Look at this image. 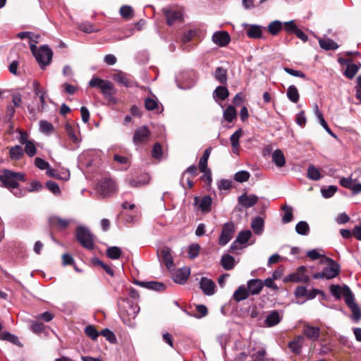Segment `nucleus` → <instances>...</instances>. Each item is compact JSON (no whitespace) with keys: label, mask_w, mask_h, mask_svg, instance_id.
<instances>
[{"label":"nucleus","mask_w":361,"mask_h":361,"mask_svg":"<svg viewBox=\"0 0 361 361\" xmlns=\"http://www.w3.org/2000/svg\"><path fill=\"white\" fill-rule=\"evenodd\" d=\"M0 181L4 187L11 190L16 197L21 196V191L18 190V182L25 181L24 173L4 169L0 173Z\"/></svg>","instance_id":"f257e3e1"},{"label":"nucleus","mask_w":361,"mask_h":361,"mask_svg":"<svg viewBox=\"0 0 361 361\" xmlns=\"http://www.w3.org/2000/svg\"><path fill=\"white\" fill-rule=\"evenodd\" d=\"M329 262V266L324 267L320 272H317L313 274L314 279H331L336 277L340 272L339 265L336 263L334 260L328 258Z\"/></svg>","instance_id":"f03ea898"},{"label":"nucleus","mask_w":361,"mask_h":361,"mask_svg":"<svg viewBox=\"0 0 361 361\" xmlns=\"http://www.w3.org/2000/svg\"><path fill=\"white\" fill-rule=\"evenodd\" d=\"M52 56L53 52L51 49L47 45H42L38 49L35 58L40 68L42 69H44L50 64L52 60Z\"/></svg>","instance_id":"7ed1b4c3"},{"label":"nucleus","mask_w":361,"mask_h":361,"mask_svg":"<svg viewBox=\"0 0 361 361\" xmlns=\"http://www.w3.org/2000/svg\"><path fill=\"white\" fill-rule=\"evenodd\" d=\"M76 238L84 247L89 250L94 247L93 235L87 228L78 226L76 229Z\"/></svg>","instance_id":"20e7f679"},{"label":"nucleus","mask_w":361,"mask_h":361,"mask_svg":"<svg viewBox=\"0 0 361 361\" xmlns=\"http://www.w3.org/2000/svg\"><path fill=\"white\" fill-rule=\"evenodd\" d=\"M97 190L102 196H108L117 190V186L111 178H104L99 181Z\"/></svg>","instance_id":"39448f33"},{"label":"nucleus","mask_w":361,"mask_h":361,"mask_svg":"<svg viewBox=\"0 0 361 361\" xmlns=\"http://www.w3.org/2000/svg\"><path fill=\"white\" fill-rule=\"evenodd\" d=\"M235 233V225L232 221L224 224L221 233L219 236V243L221 246L226 245L233 237Z\"/></svg>","instance_id":"423d86ee"},{"label":"nucleus","mask_w":361,"mask_h":361,"mask_svg":"<svg viewBox=\"0 0 361 361\" xmlns=\"http://www.w3.org/2000/svg\"><path fill=\"white\" fill-rule=\"evenodd\" d=\"M150 135V131L145 126L137 128L134 133L133 142L135 145L146 143Z\"/></svg>","instance_id":"0eeeda50"},{"label":"nucleus","mask_w":361,"mask_h":361,"mask_svg":"<svg viewBox=\"0 0 361 361\" xmlns=\"http://www.w3.org/2000/svg\"><path fill=\"white\" fill-rule=\"evenodd\" d=\"M305 272L306 267L305 266H300L297 269L295 272L289 274L286 278V281L295 283H307L310 279Z\"/></svg>","instance_id":"6e6552de"},{"label":"nucleus","mask_w":361,"mask_h":361,"mask_svg":"<svg viewBox=\"0 0 361 361\" xmlns=\"http://www.w3.org/2000/svg\"><path fill=\"white\" fill-rule=\"evenodd\" d=\"M212 199L209 195H204L202 197H195L194 205L197 206L198 209L203 214H208L212 210Z\"/></svg>","instance_id":"1a4fd4ad"},{"label":"nucleus","mask_w":361,"mask_h":361,"mask_svg":"<svg viewBox=\"0 0 361 361\" xmlns=\"http://www.w3.org/2000/svg\"><path fill=\"white\" fill-rule=\"evenodd\" d=\"M162 11L169 25H172L177 22L183 21V13L181 11L166 8H163Z\"/></svg>","instance_id":"9d476101"},{"label":"nucleus","mask_w":361,"mask_h":361,"mask_svg":"<svg viewBox=\"0 0 361 361\" xmlns=\"http://www.w3.org/2000/svg\"><path fill=\"white\" fill-rule=\"evenodd\" d=\"M72 221V219H62L58 216H51L49 218V225L59 230L66 229Z\"/></svg>","instance_id":"9b49d317"},{"label":"nucleus","mask_w":361,"mask_h":361,"mask_svg":"<svg viewBox=\"0 0 361 361\" xmlns=\"http://www.w3.org/2000/svg\"><path fill=\"white\" fill-rule=\"evenodd\" d=\"M212 41L219 47H226L230 42L231 37L226 31H216L212 35Z\"/></svg>","instance_id":"f8f14e48"},{"label":"nucleus","mask_w":361,"mask_h":361,"mask_svg":"<svg viewBox=\"0 0 361 361\" xmlns=\"http://www.w3.org/2000/svg\"><path fill=\"white\" fill-rule=\"evenodd\" d=\"M200 287L206 295H212L215 293L216 285L214 282L207 277H202L200 281Z\"/></svg>","instance_id":"ddd939ff"},{"label":"nucleus","mask_w":361,"mask_h":361,"mask_svg":"<svg viewBox=\"0 0 361 361\" xmlns=\"http://www.w3.org/2000/svg\"><path fill=\"white\" fill-rule=\"evenodd\" d=\"M158 255L161 257L165 266L170 269L173 266V259L171 254V249L168 247H164L158 251Z\"/></svg>","instance_id":"4468645a"},{"label":"nucleus","mask_w":361,"mask_h":361,"mask_svg":"<svg viewBox=\"0 0 361 361\" xmlns=\"http://www.w3.org/2000/svg\"><path fill=\"white\" fill-rule=\"evenodd\" d=\"M238 203L245 208H250L254 206L258 201V197L255 195H249L244 193L238 198Z\"/></svg>","instance_id":"2eb2a0df"},{"label":"nucleus","mask_w":361,"mask_h":361,"mask_svg":"<svg viewBox=\"0 0 361 361\" xmlns=\"http://www.w3.org/2000/svg\"><path fill=\"white\" fill-rule=\"evenodd\" d=\"M282 318V315H281L278 311H271L264 320V324L268 327L274 326L280 323Z\"/></svg>","instance_id":"dca6fc26"},{"label":"nucleus","mask_w":361,"mask_h":361,"mask_svg":"<svg viewBox=\"0 0 361 361\" xmlns=\"http://www.w3.org/2000/svg\"><path fill=\"white\" fill-rule=\"evenodd\" d=\"M190 274V269L188 267L179 269L173 276V281L176 283L184 284Z\"/></svg>","instance_id":"f3484780"},{"label":"nucleus","mask_w":361,"mask_h":361,"mask_svg":"<svg viewBox=\"0 0 361 361\" xmlns=\"http://www.w3.org/2000/svg\"><path fill=\"white\" fill-rule=\"evenodd\" d=\"M264 287V284L260 279H251L247 282V290L250 295H258Z\"/></svg>","instance_id":"a211bd4d"},{"label":"nucleus","mask_w":361,"mask_h":361,"mask_svg":"<svg viewBox=\"0 0 361 361\" xmlns=\"http://www.w3.org/2000/svg\"><path fill=\"white\" fill-rule=\"evenodd\" d=\"M128 305L129 307L128 309L126 310V314L128 316H129V319H126L123 314H121V318L125 324L130 325V318L135 319L136 317L137 314L140 312V307L138 306L137 304L129 303Z\"/></svg>","instance_id":"6ab92c4d"},{"label":"nucleus","mask_w":361,"mask_h":361,"mask_svg":"<svg viewBox=\"0 0 361 361\" xmlns=\"http://www.w3.org/2000/svg\"><path fill=\"white\" fill-rule=\"evenodd\" d=\"M135 283L141 287L146 288L156 291H162L166 288V286L157 281H136Z\"/></svg>","instance_id":"aec40b11"},{"label":"nucleus","mask_w":361,"mask_h":361,"mask_svg":"<svg viewBox=\"0 0 361 361\" xmlns=\"http://www.w3.org/2000/svg\"><path fill=\"white\" fill-rule=\"evenodd\" d=\"M303 334L310 340L317 341L320 334V329L317 326L305 325L303 329Z\"/></svg>","instance_id":"412c9836"},{"label":"nucleus","mask_w":361,"mask_h":361,"mask_svg":"<svg viewBox=\"0 0 361 361\" xmlns=\"http://www.w3.org/2000/svg\"><path fill=\"white\" fill-rule=\"evenodd\" d=\"M64 128L69 138L73 143H78L80 141L77 135V132L78 131V126L75 127L71 123L67 122L64 126Z\"/></svg>","instance_id":"4be33fe9"},{"label":"nucleus","mask_w":361,"mask_h":361,"mask_svg":"<svg viewBox=\"0 0 361 361\" xmlns=\"http://www.w3.org/2000/svg\"><path fill=\"white\" fill-rule=\"evenodd\" d=\"M251 235H252V233L249 230H245V231H240L238 233L235 240L231 245V249L234 250L235 248V244L236 243H240L241 245L245 244L246 243L248 242V240H250Z\"/></svg>","instance_id":"5701e85b"},{"label":"nucleus","mask_w":361,"mask_h":361,"mask_svg":"<svg viewBox=\"0 0 361 361\" xmlns=\"http://www.w3.org/2000/svg\"><path fill=\"white\" fill-rule=\"evenodd\" d=\"M272 162L277 167H283L286 164L285 157L281 149H276L271 154Z\"/></svg>","instance_id":"b1692460"},{"label":"nucleus","mask_w":361,"mask_h":361,"mask_svg":"<svg viewBox=\"0 0 361 361\" xmlns=\"http://www.w3.org/2000/svg\"><path fill=\"white\" fill-rule=\"evenodd\" d=\"M264 221L260 216L254 218L252 221L251 227L256 235H261L264 231Z\"/></svg>","instance_id":"393cba45"},{"label":"nucleus","mask_w":361,"mask_h":361,"mask_svg":"<svg viewBox=\"0 0 361 361\" xmlns=\"http://www.w3.org/2000/svg\"><path fill=\"white\" fill-rule=\"evenodd\" d=\"M250 296L249 291L244 286H239L233 293V299L237 302H240L247 299Z\"/></svg>","instance_id":"a878e982"},{"label":"nucleus","mask_w":361,"mask_h":361,"mask_svg":"<svg viewBox=\"0 0 361 361\" xmlns=\"http://www.w3.org/2000/svg\"><path fill=\"white\" fill-rule=\"evenodd\" d=\"M114 79L115 81L125 87H132L134 83L133 81L129 78L128 75L123 73L115 74Z\"/></svg>","instance_id":"bb28decb"},{"label":"nucleus","mask_w":361,"mask_h":361,"mask_svg":"<svg viewBox=\"0 0 361 361\" xmlns=\"http://www.w3.org/2000/svg\"><path fill=\"white\" fill-rule=\"evenodd\" d=\"M319 44L321 48L325 50H336L338 48L337 43L329 38L319 39Z\"/></svg>","instance_id":"cd10ccee"},{"label":"nucleus","mask_w":361,"mask_h":361,"mask_svg":"<svg viewBox=\"0 0 361 361\" xmlns=\"http://www.w3.org/2000/svg\"><path fill=\"white\" fill-rule=\"evenodd\" d=\"M149 182V177L148 175L142 176L137 179H130L128 181V184L132 188H140Z\"/></svg>","instance_id":"c85d7f7f"},{"label":"nucleus","mask_w":361,"mask_h":361,"mask_svg":"<svg viewBox=\"0 0 361 361\" xmlns=\"http://www.w3.org/2000/svg\"><path fill=\"white\" fill-rule=\"evenodd\" d=\"M242 133H243V131L240 128V129L237 130L230 137L232 148H233V152L235 154H238V147L240 146L239 140H240V137L242 136Z\"/></svg>","instance_id":"c756f323"},{"label":"nucleus","mask_w":361,"mask_h":361,"mask_svg":"<svg viewBox=\"0 0 361 361\" xmlns=\"http://www.w3.org/2000/svg\"><path fill=\"white\" fill-rule=\"evenodd\" d=\"M221 265L226 270H231L235 267V259L233 257L228 254H225L221 257Z\"/></svg>","instance_id":"7c9ffc66"},{"label":"nucleus","mask_w":361,"mask_h":361,"mask_svg":"<svg viewBox=\"0 0 361 361\" xmlns=\"http://www.w3.org/2000/svg\"><path fill=\"white\" fill-rule=\"evenodd\" d=\"M343 295L347 305L350 307L353 305H357L354 302V296L348 286H344L343 287Z\"/></svg>","instance_id":"2f4dec72"},{"label":"nucleus","mask_w":361,"mask_h":361,"mask_svg":"<svg viewBox=\"0 0 361 361\" xmlns=\"http://www.w3.org/2000/svg\"><path fill=\"white\" fill-rule=\"evenodd\" d=\"M211 153V148H207L203 153V155L199 161V169L201 172H205L207 168V161Z\"/></svg>","instance_id":"473e14b6"},{"label":"nucleus","mask_w":361,"mask_h":361,"mask_svg":"<svg viewBox=\"0 0 361 361\" xmlns=\"http://www.w3.org/2000/svg\"><path fill=\"white\" fill-rule=\"evenodd\" d=\"M23 149L20 145H15L9 149V155L13 160H19L23 157Z\"/></svg>","instance_id":"72a5a7b5"},{"label":"nucleus","mask_w":361,"mask_h":361,"mask_svg":"<svg viewBox=\"0 0 361 361\" xmlns=\"http://www.w3.org/2000/svg\"><path fill=\"white\" fill-rule=\"evenodd\" d=\"M228 95V90L224 86H218L213 93V96L215 99H219L221 100H225Z\"/></svg>","instance_id":"f704fd0d"},{"label":"nucleus","mask_w":361,"mask_h":361,"mask_svg":"<svg viewBox=\"0 0 361 361\" xmlns=\"http://www.w3.org/2000/svg\"><path fill=\"white\" fill-rule=\"evenodd\" d=\"M247 35L251 38H260L262 35V27L257 25H252L247 30Z\"/></svg>","instance_id":"c9c22d12"},{"label":"nucleus","mask_w":361,"mask_h":361,"mask_svg":"<svg viewBox=\"0 0 361 361\" xmlns=\"http://www.w3.org/2000/svg\"><path fill=\"white\" fill-rule=\"evenodd\" d=\"M360 67V63H347V68L344 73L345 75L350 79H352L357 73Z\"/></svg>","instance_id":"e433bc0d"},{"label":"nucleus","mask_w":361,"mask_h":361,"mask_svg":"<svg viewBox=\"0 0 361 361\" xmlns=\"http://www.w3.org/2000/svg\"><path fill=\"white\" fill-rule=\"evenodd\" d=\"M214 78L221 84H226L227 82V71L222 67H218L214 73Z\"/></svg>","instance_id":"4c0bfd02"},{"label":"nucleus","mask_w":361,"mask_h":361,"mask_svg":"<svg viewBox=\"0 0 361 361\" xmlns=\"http://www.w3.org/2000/svg\"><path fill=\"white\" fill-rule=\"evenodd\" d=\"M287 97L290 101L297 103L300 98V94L297 87L295 85H290L287 90Z\"/></svg>","instance_id":"58836bf2"},{"label":"nucleus","mask_w":361,"mask_h":361,"mask_svg":"<svg viewBox=\"0 0 361 361\" xmlns=\"http://www.w3.org/2000/svg\"><path fill=\"white\" fill-rule=\"evenodd\" d=\"M0 338L9 341L16 345L22 346V344L19 342L18 338L8 331H3L1 334H0Z\"/></svg>","instance_id":"ea45409f"},{"label":"nucleus","mask_w":361,"mask_h":361,"mask_svg":"<svg viewBox=\"0 0 361 361\" xmlns=\"http://www.w3.org/2000/svg\"><path fill=\"white\" fill-rule=\"evenodd\" d=\"M295 231L302 235H307L310 233V226L305 221H299L295 226Z\"/></svg>","instance_id":"a19ab883"},{"label":"nucleus","mask_w":361,"mask_h":361,"mask_svg":"<svg viewBox=\"0 0 361 361\" xmlns=\"http://www.w3.org/2000/svg\"><path fill=\"white\" fill-rule=\"evenodd\" d=\"M224 118L228 122H232L236 118V110L233 106H228L224 111Z\"/></svg>","instance_id":"79ce46f5"},{"label":"nucleus","mask_w":361,"mask_h":361,"mask_svg":"<svg viewBox=\"0 0 361 361\" xmlns=\"http://www.w3.org/2000/svg\"><path fill=\"white\" fill-rule=\"evenodd\" d=\"M283 211V215L282 216V221L284 224H288L293 220V207L285 204L282 207Z\"/></svg>","instance_id":"37998d69"},{"label":"nucleus","mask_w":361,"mask_h":361,"mask_svg":"<svg viewBox=\"0 0 361 361\" xmlns=\"http://www.w3.org/2000/svg\"><path fill=\"white\" fill-rule=\"evenodd\" d=\"M39 130L42 133L49 135L54 131V126L46 120L39 121Z\"/></svg>","instance_id":"c03bdc74"},{"label":"nucleus","mask_w":361,"mask_h":361,"mask_svg":"<svg viewBox=\"0 0 361 361\" xmlns=\"http://www.w3.org/2000/svg\"><path fill=\"white\" fill-rule=\"evenodd\" d=\"M78 28L80 30L86 33L97 32L99 31V29L96 28L94 25L90 22H85L80 24L78 25Z\"/></svg>","instance_id":"a18cd8bd"},{"label":"nucleus","mask_w":361,"mask_h":361,"mask_svg":"<svg viewBox=\"0 0 361 361\" xmlns=\"http://www.w3.org/2000/svg\"><path fill=\"white\" fill-rule=\"evenodd\" d=\"M145 106L148 111H152L159 109V102L157 98H146L145 100Z\"/></svg>","instance_id":"49530a36"},{"label":"nucleus","mask_w":361,"mask_h":361,"mask_svg":"<svg viewBox=\"0 0 361 361\" xmlns=\"http://www.w3.org/2000/svg\"><path fill=\"white\" fill-rule=\"evenodd\" d=\"M268 31L273 35H276L282 29V23L279 20H274L268 25Z\"/></svg>","instance_id":"de8ad7c7"},{"label":"nucleus","mask_w":361,"mask_h":361,"mask_svg":"<svg viewBox=\"0 0 361 361\" xmlns=\"http://www.w3.org/2000/svg\"><path fill=\"white\" fill-rule=\"evenodd\" d=\"M307 177L311 180H318L321 178L320 171L315 166H310L307 169Z\"/></svg>","instance_id":"09e8293b"},{"label":"nucleus","mask_w":361,"mask_h":361,"mask_svg":"<svg viewBox=\"0 0 361 361\" xmlns=\"http://www.w3.org/2000/svg\"><path fill=\"white\" fill-rule=\"evenodd\" d=\"M121 255V250L118 247H111L106 250V255L112 259H117Z\"/></svg>","instance_id":"8fccbe9b"},{"label":"nucleus","mask_w":361,"mask_h":361,"mask_svg":"<svg viewBox=\"0 0 361 361\" xmlns=\"http://www.w3.org/2000/svg\"><path fill=\"white\" fill-rule=\"evenodd\" d=\"M250 174L247 171H240L235 173L234 180L238 183H243L247 181L250 178Z\"/></svg>","instance_id":"3c124183"},{"label":"nucleus","mask_w":361,"mask_h":361,"mask_svg":"<svg viewBox=\"0 0 361 361\" xmlns=\"http://www.w3.org/2000/svg\"><path fill=\"white\" fill-rule=\"evenodd\" d=\"M120 14L125 19H129L133 16V11L130 6H122L120 8Z\"/></svg>","instance_id":"603ef678"},{"label":"nucleus","mask_w":361,"mask_h":361,"mask_svg":"<svg viewBox=\"0 0 361 361\" xmlns=\"http://www.w3.org/2000/svg\"><path fill=\"white\" fill-rule=\"evenodd\" d=\"M113 89L114 87L112 83L109 81L107 83H105L103 87H102L101 91L106 98L110 99L113 95Z\"/></svg>","instance_id":"864d4df0"},{"label":"nucleus","mask_w":361,"mask_h":361,"mask_svg":"<svg viewBox=\"0 0 361 361\" xmlns=\"http://www.w3.org/2000/svg\"><path fill=\"white\" fill-rule=\"evenodd\" d=\"M46 173L50 177H53V178H58V179H63L65 180H68L70 178V174L68 173H65L64 176L62 177V176H59V173L55 169H54L51 167L47 169Z\"/></svg>","instance_id":"5fc2aeb1"},{"label":"nucleus","mask_w":361,"mask_h":361,"mask_svg":"<svg viewBox=\"0 0 361 361\" xmlns=\"http://www.w3.org/2000/svg\"><path fill=\"white\" fill-rule=\"evenodd\" d=\"M33 86H34V88H35V93L37 96H39V99H40V102H41L42 106L43 107L44 105L45 104V92H44L43 90H40L39 84L37 82H35L33 83Z\"/></svg>","instance_id":"6e6d98bb"},{"label":"nucleus","mask_w":361,"mask_h":361,"mask_svg":"<svg viewBox=\"0 0 361 361\" xmlns=\"http://www.w3.org/2000/svg\"><path fill=\"white\" fill-rule=\"evenodd\" d=\"M337 191V187L335 185H329L327 188H322L321 193L324 198L331 197Z\"/></svg>","instance_id":"4d7b16f0"},{"label":"nucleus","mask_w":361,"mask_h":361,"mask_svg":"<svg viewBox=\"0 0 361 361\" xmlns=\"http://www.w3.org/2000/svg\"><path fill=\"white\" fill-rule=\"evenodd\" d=\"M85 332L86 335L92 340H96L99 335V333L92 325L87 326L85 329Z\"/></svg>","instance_id":"13d9d810"},{"label":"nucleus","mask_w":361,"mask_h":361,"mask_svg":"<svg viewBox=\"0 0 361 361\" xmlns=\"http://www.w3.org/2000/svg\"><path fill=\"white\" fill-rule=\"evenodd\" d=\"M200 246L198 244H192L188 247V256L190 259H195L199 255Z\"/></svg>","instance_id":"bf43d9fd"},{"label":"nucleus","mask_w":361,"mask_h":361,"mask_svg":"<svg viewBox=\"0 0 361 361\" xmlns=\"http://www.w3.org/2000/svg\"><path fill=\"white\" fill-rule=\"evenodd\" d=\"M25 152L30 157L36 154L37 149L32 141L27 142L25 145Z\"/></svg>","instance_id":"052dcab7"},{"label":"nucleus","mask_w":361,"mask_h":361,"mask_svg":"<svg viewBox=\"0 0 361 361\" xmlns=\"http://www.w3.org/2000/svg\"><path fill=\"white\" fill-rule=\"evenodd\" d=\"M46 185L47 188L54 195H59L61 194V190L59 185L52 180L47 182Z\"/></svg>","instance_id":"680f3d73"},{"label":"nucleus","mask_w":361,"mask_h":361,"mask_svg":"<svg viewBox=\"0 0 361 361\" xmlns=\"http://www.w3.org/2000/svg\"><path fill=\"white\" fill-rule=\"evenodd\" d=\"M108 82V80H104L99 78H92L89 82V85L92 87H99L102 89V87H103L104 84L107 83Z\"/></svg>","instance_id":"e2e57ef3"},{"label":"nucleus","mask_w":361,"mask_h":361,"mask_svg":"<svg viewBox=\"0 0 361 361\" xmlns=\"http://www.w3.org/2000/svg\"><path fill=\"white\" fill-rule=\"evenodd\" d=\"M100 334L105 337L106 339L111 343H115L116 341V338L114 334L108 329H103Z\"/></svg>","instance_id":"0e129e2a"},{"label":"nucleus","mask_w":361,"mask_h":361,"mask_svg":"<svg viewBox=\"0 0 361 361\" xmlns=\"http://www.w3.org/2000/svg\"><path fill=\"white\" fill-rule=\"evenodd\" d=\"M355 182V180H353L351 177L348 178H342L340 179L339 183L341 185L343 188L351 190L353 185V183Z\"/></svg>","instance_id":"69168bd1"},{"label":"nucleus","mask_w":361,"mask_h":361,"mask_svg":"<svg viewBox=\"0 0 361 361\" xmlns=\"http://www.w3.org/2000/svg\"><path fill=\"white\" fill-rule=\"evenodd\" d=\"M35 165L41 170L46 169L50 168L49 164L39 157H36L35 159Z\"/></svg>","instance_id":"338daca9"},{"label":"nucleus","mask_w":361,"mask_h":361,"mask_svg":"<svg viewBox=\"0 0 361 361\" xmlns=\"http://www.w3.org/2000/svg\"><path fill=\"white\" fill-rule=\"evenodd\" d=\"M353 313V319L357 322L361 319V310L357 305L349 307Z\"/></svg>","instance_id":"774afa93"}]
</instances>
